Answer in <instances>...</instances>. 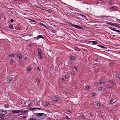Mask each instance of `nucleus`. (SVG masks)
<instances>
[{
    "label": "nucleus",
    "mask_w": 120,
    "mask_h": 120,
    "mask_svg": "<svg viewBox=\"0 0 120 120\" xmlns=\"http://www.w3.org/2000/svg\"><path fill=\"white\" fill-rule=\"evenodd\" d=\"M24 59L26 60V59H27V57H25V58H24Z\"/></svg>",
    "instance_id": "obj_59"
},
{
    "label": "nucleus",
    "mask_w": 120,
    "mask_h": 120,
    "mask_svg": "<svg viewBox=\"0 0 120 120\" xmlns=\"http://www.w3.org/2000/svg\"><path fill=\"white\" fill-rule=\"evenodd\" d=\"M69 77V75H67L65 76V77L66 78H68Z\"/></svg>",
    "instance_id": "obj_45"
},
{
    "label": "nucleus",
    "mask_w": 120,
    "mask_h": 120,
    "mask_svg": "<svg viewBox=\"0 0 120 120\" xmlns=\"http://www.w3.org/2000/svg\"><path fill=\"white\" fill-rule=\"evenodd\" d=\"M26 118H27L26 116L23 117L22 118V119H23Z\"/></svg>",
    "instance_id": "obj_52"
},
{
    "label": "nucleus",
    "mask_w": 120,
    "mask_h": 120,
    "mask_svg": "<svg viewBox=\"0 0 120 120\" xmlns=\"http://www.w3.org/2000/svg\"><path fill=\"white\" fill-rule=\"evenodd\" d=\"M100 3L101 4H103V5H104L105 4L104 3H103V2H101Z\"/></svg>",
    "instance_id": "obj_54"
},
{
    "label": "nucleus",
    "mask_w": 120,
    "mask_h": 120,
    "mask_svg": "<svg viewBox=\"0 0 120 120\" xmlns=\"http://www.w3.org/2000/svg\"><path fill=\"white\" fill-rule=\"evenodd\" d=\"M91 42H92L93 44H94L99 43L98 42L96 41H89V43Z\"/></svg>",
    "instance_id": "obj_10"
},
{
    "label": "nucleus",
    "mask_w": 120,
    "mask_h": 120,
    "mask_svg": "<svg viewBox=\"0 0 120 120\" xmlns=\"http://www.w3.org/2000/svg\"><path fill=\"white\" fill-rule=\"evenodd\" d=\"M13 63V60H12L11 61V62H10V64H12Z\"/></svg>",
    "instance_id": "obj_47"
},
{
    "label": "nucleus",
    "mask_w": 120,
    "mask_h": 120,
    "mask_svg": "<svg viewBox=\"0 0 120 120\" xmlns=\"http://www.w3.org/2000/svg\"><path fill=\"white\" fill-rule=\"evenodd\" d=\"M2 120L1 119V118H0V120Z\"/></svg>",
    "instance_id": "obj_63"
},
{
    "label": "nucleus",
    "mask_w": 120,
    "mask_h": 120,
    "mask_svg": "<svg viewBox=\"0 0 120 120\" xmlns=\"http://www.w3.org/2000/svg\"><path fill=\"white\" fill-rule=\"evenodd\" d=\"M2 27L0 25V28H2Z\"/></svg>",
    "instance_id": "obj_62"
},
{
    "label": "nucleus",
    "mask_w": 120,
    "mask_h": 120,
    "mask_svg": "<svg viewBox=\"0 0 120 120\" xmlns=\"http://www.w3.org/2000/svg\"><path fill=\"white\" fill-rule=\"evenodd\" d=\"M40 25H42V26H43L44 27H45V25L44 24H43V23L41 22H40Z\"/></svg>",
    "instance_id": "obj_35"
},
{
    "label": "nucleus",
    "mask_w": 120,
    "mask_h": 120,
    "mask_svg": "<svg viewBox=\"0 0 120 120\" xmlns=\"http://www.w3.org/2000/svg\"><path fill=\"white\" fill-rule=\"evenodd\" d=\"M59 98L57 97H55L54 98H53V99L55 101H58L59 100Z\"/></svg>",
    "instance_id": "obj_12"
},
{
    "label": "nucleus",
    "mask_w": 120,
    "mask_h": 120,
    "mask_svg": "<svg viewBox=\"0 0 120 120\" xmlns=\"http://www.w3.org/2000/svg\"><path fill=\"white\" fill-rule=\"evenodd\" d=\"M98 45V46L101 48H102L105 49H107V47H104V46H101V45Z\"/></svg>",
    "instance_id": "obj_14"
},
{
    "label": "nucleus",
    "mask_w": 120,
    "mask_h": 120,
    "mask_svg": "<svg viewBox=\"0 0 120 120\" xmlns=\"http://www.w3.org/2000/svg\"><path fill=\"white\" fill-rule=\"evenodd\" d=\"M37 83H40V81L39 79H38L37 80Z\"/></svg>",
    "instance_id": "obj_39"
},
{
    "label": "nucleus",
    "mask_w": 120,
    "mask_h": 120,
    "mask_svg": "<svg viewBox=\"0 0 120 120\" xmlns=\"http://www.w3.org/2000/svg\"><path fill=\"white\" fill-rule=\"evenodd\" d=\"M70 58L72 60H74V57L73 56L71 55L70 57Z\"/></svg>",
    "instance_id": "obj_19"
},
{
    "label": "nucleus",
    "mask_w": 120,
    "mask_h": 120,
    "mask_svg": "<svg viewBox=\"0 0 120 120\" xmlns=\"http://www.w3.org/2000/svg\"><path fill=\"white\" fill-rule=\"evenodd\" d=\"M106 86H108V87H107V88H112L113 87V86H112V85H109L108 84H106Z\"/></svg>",
    "instance_id": "obj_13"
},
{
    "label": "nucleus",
    "mask_w": 120,
    "mask_h": 120,
    "mask_svg": "<svg viewBox=\"0 0 120 120\" xmlns=\"http://www.w3.org/2000/svg\"><path fill=\"white\" fill-rule=\"evenodd\" d=\"M95 94L96 93H92V95L93 96H95Z\"/></svg>",
    "instance_id": "obj_43"
},
{
    "label": "nucleus",
    "mask_w": 120,
    "mask_h": 120,
    "mask_svg": "<svg viewBox=\"0 0 120 120\" xmlns=\"http://www.w3.org/2000/svg\"><path fill=\"white\" fill-rule=\"evenodd\" d=\"M37 69L39 71H40V68L38 67L37 68Z\"/></svg>",
    "instance_id": "obj_48"
},
{
    "label": "nucleus",
    "mask_w": 120,
    "mask_h": 120,
    "mask_svg": "<svg viewBox=\"0 0 120 120\" xmlns=\"http://www.w3.org/2000/svg\"><path fill=\"white\" fill-rule=\"evenodd\" d=\"M14 56V54H12L8 56L10 57H13Z\"/></svg>",
    "instance_id": "obj_20"
},
{
    "label": "nucleus",
    "mask_w": 120,
    "mask_h": 120,
    "mask_svg": "<svg viewBox=\"0 0 120 120\" xmlns=\"http://www.w3.org/2000/svg\"><path fill=\"white\" fill-rule=\"evenodd\" d=\"M111 30L114 31H116L117 32H118L120 33V31L118 30L115 29L113 28H111Z\"/></svg>",
    "instance_id": "obj_17"
},
{
    "label": "nucleus",
    "mask_w": 120,
    "mask_h": 120,
    "mask_svg": "<svg viewBox=\"0 0 120 120\" xmlns=\"http://www.w3.org/2000/svg\"><path fill=\"white\" fill-rule=\"evenodd\" d=\"M116 77L117 78L120 79V74L116 75Z\"/></svg>",
    "instance_id": "obj_25"
},
{
    "label": "nucleus",
    "mask_w": 120,
    "mask_h": 120,
    "mask_svg": "<svg viewBox=\"0 0 120 120\" xmlns=\"http://www.w3.org/2000/svg\"><path fill=\"white\" fill-rule=\"evenodd\" d=\"M49 105H50V104L48 102H46L45 104V105L46 106H48Z\"/></svg>",
    "instance_id": "obj_30"
},
{
    "label": "nucleus",
    "mask_w": 120,
    "mask_h": 120,
    "mask_svg": "<svg viewBox=\"0 0 120 120\" xmlns=\"http://www.w3.org/2000/svg\"><path fill=\"white\" fill-rule=\"evenodd\" d=\"M26 113L27 112H29V110H26Z\"/></svg>",
    "instance_id": "obj_58"
},
{
    "label": "nucleus",
    "mask_w": 120,
    "mask_h": 120,
    "mask_svg": "<svg viewBox=\"0 0 120 120\" xmlns=\"http://www.w3.org/2000/svg\"><path fill=\"white\" fill-rule=\"evenodd\" d=\"M68 24L70 26H71L73 27H75L77 29H79L84 30V29L83 28L80 26L72 24V23H69Z\"/></svg>",
    "instance_id": "obj_2"
},
{
    "label": "nucleus",
    "mask_w": 120,
    "mask_h": 120,
    "mask_svg": "<svg viewBox=\"0 0 120 120\" xmlns=\"http://www.w3.org/2000/svg\"><path fill=\"white\" fill-rule=\"evenodd\" d=\"M30 20H31V21H33V22H36V21H35V20H31V19H30Z\"/></svg>",
    "instance_id": "obj_50"
},
{
    "label": "nucleus",
    "mask_w": 120,
    "mask_h": 120,
    "mask_svg": "<svg viewBox=\"0 0 120 120\" xmlns=\"http://www.w3.org/2000/svg\"><path fill=\"white\" fill-rule=\"evenodd\" d=\"M36 38L37 40H38L40 38H41L43 39H44L45 38L43 36L41 35H39L38 36L36 37Z\"/></svg>",
    "instance_id": "obj_8"
},
{
    "label": "nucleus",
    "mask_w": 120,
    "mask_h": 120,
    "mask_svg": "<svg viewBox=\"0 0 120 120\" xmlns=\"http://www.w3.org/2000/svg\"><path fill=\"white\" fill-rule=\"evenodd\" d=\"M32 105V103L31 102H30V103L28 104V106H30Z\"/></svg>",
    "instance_id": "obj_44"
},
{
    "label": "nucleus",
    "mask_w": 120,
    "mask_h": 120,
    "mask_svg": "<svg viewBox=\"0 0 120 120\" xmlns=\"http://www.w3.org/2000/svg\"><path fill=\"white\" fill-rule=\"evenodd\" d=\"M34 115H36V116L39 118L40 116H42L41 118L43 119L45 118L46 116H47L46 114L43 113H35L34 114Z\"/></svg>",
    "instance_id": "obj_1"
},
{
    "label": "nucleus",
    "mask_w": 120,
    "mask_h": 120,
    "mask_svg": "<svg viewBox=\"0 0 120 120\" xmlns=\"http://www.w3.org/2000/svg\"><path fill=\"white\" fill-rule=\"evenodd\" d=\"M112 23V22H110V23H108V24L109 25H112V26H113V25H114V24H112L111 23Z\"/></svg>",
    "instance_id": "obj_41"
},
{
    "label": "nucleus",
    "mask_w": 120,
    "mask_h": 120,
    "mask_svg": "<svg viewBox=\"0 0 120 120\" xmlns=\"http://www.w3.org/2000/svg\"><path fill=\"white\" fill-rule=\"evenodd\" d=\"M2 115L1 114L0 115V118L3 119H4V116Z\"/></svg>",
    "instance_id": "obj_26"
},
{
    "label": "nucleus",
    "mask_w": 120,
    "mask_h": 120,
    "mask_svg": "<svg viewBox=\"0 0 120 120\" xmlns=\"http://www.w3.org/2000/svg\"><path fill=\"white\" fill-rule=\"evenodd\" d=\"M113 26H115V27H117L118 28H120V27L119 26H118L116 24H114V25H113Z\"/></svg>",
    "instance_id": "obj_28"
},
{
    "label": "nucleus",
    "mask_w": 120,
    "mask_h": 120,
    "mask_svg": "<svg viewBox=\"0 0 120 120\" xmlns=\"http://www.w3.org/2000/svg\"><path fill=\"white\" fill-rule=\"evenodd\" d=\"M95 105L98 107H100L101 105L100 103H96Z\"/></svg>",
    "instance_id": "obj_23"
},
{
    "label": "nucleus",
    "mask_w": 120,
    "mask_h": 120,
    "mask_svg": "<svg viewBox=\"0 0 120 120\" xmlns=\"http://www.w3.org/2000/svg\"><path fill=\"white\" fill-rule=\"evenodd\" d=\"M75 50L76 51H80L81 49L77 47H75Z\"/></svg>",
    "instance_id": "obj_15"
},
{
    "label": "nucleus",
    "mask_w": 120,
    "mask_h": 120,
    "mask_svg": "<svg viewBox=\"0 0 120 120\" xmlns=\"http://www.w3.org/2000/svg\"><path fill=\"white\" fill-rule=\"evenodd\" d=\"M31 46V45H29V47H30Z\"/></svg>",
    "instance_id": "obj_60"
},
{
    "label": "nucleus",
    "mask_w": 120,
    "mask_h": 120,
    "mask_svg": "<svg viewBox=\"0 0 120 120\" xmlns=\"http://www.w3.org/2000/svg\"><path fill=\"white\" fill-rule=\"evenodd\" d=\"M60 63L62 64H63V62L62 61H60Z\"/></svg>",
    "instance_id": "obj_56"
},
{
    "label": "nucleus",
    "mask_w": 120,
    "mask_h": 120,
    "mask_svg": "<svg viewBox=\"0 0 120 120\" xmlns=\"http://www.w3.org/2000/svg\"><path fill=\"white\" fill-rule=\"evenodd\" d=\"M116 24H117V25H120V24H117V23H116Z\"/></svg>",
    "instance_id": "obj_61"
},
{
    "label": "nucleus",
    "mask_w": 120,
    "mask_h": 120,
    "mask_svg": "<svg viewBox=\"0 0 120 120\" xmlns=\"http://www.w3.org/2000/svg\"><path fill=\"white\" fill-rule=\"evenodd\" d=\"M68 111L69 112H70L71 113H72V112H71V111L70 110H68Z\"/></svg>",
    "instance_id": "obj_51"
},
{
    "label": "nucleus",
    "mask_w": 120,
    "mask_h": 120,
    "mask_svg": "<svg viewBox=\"0 0 120 120\" xmlns=\"http://www.w3.org/2000/svg\"><path fill=\"white\" fill-rule=\"evenodd\" d=\"M112 3V2L111 1H109V4H111Z\"/></svg>",
    "instance_id": "obj_49"
},
{
    "label": "nucleus",
    "mask_w": 120,
    "mask_h": 120,
    "mask_svg": "<svg viewBox=\"0 0 120 120\" xmlns=\"http://www.w3.org/2000/svg\"><path fill=\"white\" fill-rule=\"evenodd\" d=\"M104 82H105V83H108V82L110 83L111 84H112L113 85H116V83L115 82L113 81L108 79H106L105 80Z\"/></svg>",
    "instance_id": "obj_3"
},
{
    "label": "nucleus",
    "mask_w": 120,
    "mask_h": 120,
    "mask_svg": "<svg viewBox=\"0 0 120 120\" xmlns=\"http://www.w3.org/2000/svg\"><path fill=\"white\" fill-rule=\"evenodd\" d=\"M10 22L11 23L12 22H14V20L12 19H11L10 20Z\"/></svg>",
    "instance_id": "obj_46"
},
{
    "label": "nucleus",
    "mask_w": 120,
    "mask_h": 120,
    "mask_svg": "<svg viewBox=\"0 0 120 120\" xmlns=\"http://www.w3.org/2000/svg\"><path fill=\"white\" fill-rule=\"evenodd\" d=\"M35 109H38L39 110H41V109L40 108L38 107L35 108Z\"/></svg>",
    "instance_id": "obj_42"
},
{
    "label": "nucleus",
    "mask_w": 120,
    "mask_h": 120,
    "mask_svg": "<svg viewBox=\"0 0 120 120\" xmlns=\"http://www.w3.org/2000/svg\"><path fill=\"white\" fill-rule=\"evenodd\" d=\"M84 116V115L83 114H82L81 115V117L82 118H83V119H85V118Z\"/></svg>",
    "instance_id": "obj_40"
},
{
    "label": "nucleus",
    "mask_w": 120,
    "mask_h": 120,
    "mask_svg": "<svg viewBox=\"0 0 120 120\" xmlns=\"http://www.w3.org/2000/svg\"><path fill=\"white\" fill-rule=\"evenodd\" d=\"M21 113L22 114H24V113H26V111H21Z\"/></svg>",
    "instance_id": "obj_32"
},
{
    "label": "nucleus",
    "mask_w": 120,
    "mask_h": 120,
    "mask_svg": "<svg viewBox=\"0 0 120 120\" xmlns=\"http://www.w3.org/2000/svg\"><path fill=\"white\" fill-rule=\"evenodd\" d=\"M35 107H34L32 108H30L28 109L29 110H35Z\"/></svg>",
    "instance_id": "obj_29"
},
{
    "label": "nucleus",
    "mask_w": 120,
    "mask_h": 120,
    "mask_svg": "<svg viewBox=\"0 0 120 120\" xmlns=\"http://www.w3.org/2000/svg\"><path fill=\"white\" fill-rule=\"evenodd\" d=\"M90 86L87 85L86 86L85 88H84V90L85 91L87 90H88L89 88V86Z\"/></svg>",
    "instance_id": "obj_16"
},
{
    "label": "nucleus",
    "mask_w": 120,
    "mask_h": 120,
    "mask_svg": "<svg viewBox=\"0 0 120 120\" xmlns=\"http://www.w3.org/2000/svg\"><path fill=\"white\" fill-rule=\"evenodd\" d=\"M113 100H114V99L113 98H112L110 100V103H111L112 102Z\"/></svg>",
    "instance_id": "obj_36"
},
{
    "label": "nucleus",
    "mask_w": 120,
    "mask_h": 120,
    "mask_svg": "<svg viewBox=\"0 0 120 120\" xmlns=\"http://www.w3.org/2000/svg\"><path fill=\"white\" fill-rule=\"evenodd\" d=\"M38 51L39 56L40 58L41 59H42V52L41 49H38Z\"/></svg>",
    "instance_id": "obj_4"
},
{
    "label": "nucleus",
    "mask_w": 120,
    "mask_h": 120,
    "mask_svg": "<svg viewBox=\"0 0 120 120\" xmlns=\"http://www.w3.org/2000/svg\"><path fill=\"white\" fill-rule=\"evenodd\" d=\"M73 68L76 71H77L78 69V67H73Z\"/></svg>",
    "instance_id": "obj_31"
},
{
    "label": "nucleus",
    "mask_w": 120,
    "mask_h": 120,
    "mask_svg": "<svg viewBox=\"0 0 120 120\" xmlns=\"http://www.w3.org/2000/svg\"><path fill=\"white\" fill-rule=\"evenodd\" d=\"M12 79L13 78L11 77H8L6 78L7 81L8 82L11 81Z\"/></svg>",
    "instance_id": "obj_9"
},
{
    "label": "nucleus",
    "mask_w": 120,
    "mask_h": 120,
    "mask_svg": "<svg viewBox=\"0 0 120 120\" xmlns=\"http://www.w3.org/2000/svg\"><path fill=\"white\" fill-rule=\"evenodd\" d=\"M104 90L105 88H103V87H99L98 88V91Z\"/></svg>",
    "instance_id": "obj_11"
},
{
    "label": "nucleus",
    "mask_w": 120,
    "mask_h": 120,
    "mask_svg": "<svg viewBox=\"0 0 120 120\" xmlns=\"http://www.w3.org/2000/svg\"><path fill=\"white\" fill-rule=\"evenodd\" d=\"M117 19V20H119V19Z\"/></svg>",
    "instance_id": "obj_64"
},
{
    "label": "nucleus",
    "mask_w": 120,
    "mask_h": 120,
    "mask_svg": "<svg viewBox=\"0 0 120 120\" xmlns=\"http://www.w3.org/2000/svg\"><path fill=\"white\" fill-rule=\"evenodd\" d=\"M9 27L10 28H11V29H14L13 26L11 24L9 26Z\"/></svg>",
    "instance_id": "obj_24"
},
{
    "label": "nucleus",
    "mask_w": 120,
    "mask_h": 120,
    "mask_svg": "<svg viewBox=\"0 0 120 120\" xmlns=\"http://www.w3.org/2000/svg\"><path fill=\"white\" fill-rule=\"evenodd\" d=\"M65 119H66L68 120L70 119L69 118V117L68 116H66L65 117Z\"/></svg>",
    "instance_id": "obj_34"
},
{
    "label": "nucleus",
    "mask_w": 120,
    "mask_h": 120,
    "mask_svg": "<svg viewBox=\"0 0 120 120\" xmlns=\"http://www.w3.org/2000/svg\"><path fill=\"white\" fill-rule=\"evenodd\" d=\"M90 116L92 117L93 116V114H90Z\"/></svg>",
    "instance_id": "obj_55"
},
{
    "label": "nucleus",
    "mask_w": 120,
    "mask_h": 120,
    "mask_svg": "<svg viewBox=\"0 0 120 120\" xmlns=\"http://www.w3.org/2000/svg\"><path fill=\"white\" fill-rule=\"evenodd\" d=\"M34 7H35L36 8H40V9H41V7H40L39 6H37V5H35Z\"/></svg>",
    "instance_id": "obj_21"
},
{
    "label": "nucleus",
    "mask_w": 120,
    "mask_h": 120,
    "mask_svg": "<svg viewBox=\"0 0 120 120\" xmlns=\"http://www.w3.org/2000/svg\"><path fill=\"white\" fill-rule=\"evenodd\" d=\"M9 105L8 104H5V107L6 108H8L9 107Z\"/></svg>",
    "instance_id": "obj_37"
},
{
    "label": "nucleus",
    "mask_w": 120,
    "mask_h": 120,
    "mask_svg": "<svg viewBox=\"0 0 120 120\" xmlns=\"http://www.w3.org/2000/svg\"><path fill=\"white\" fill-rule=\"evenodd\" d=\"M14 1H19V0H14Z\"/></svg>",
    "instance_id": "obj_57"
},
{
    "label": "nucleus",
    "mask_w": 120,
    "mask_h": 120,
    "mask_svg": "<svg viewBox=\"0 0 120 120\" xmlns=\"http://www.w3.org/2000/svg\"><path fill=\"white\" fill-rule=\"evenodd\" d=\"M79 15L80 16H82V17H86L85 16V15H83L81 14H79Z\"/></svg>",
    "instance_id": "obj_38"
},
{
    "label": "nucleus",
    "mask_w": 120,
    "mask_h": 120,
    "mask_svg": "<svg viewBox=\"0 0 120 120\" xmlns=\"http://www.w3.org/2000/svg\"><path fill=\"white\" fill-rule=\"evenodd\" d=\"M68 63L69 65H70L71 64L73 63V62L71 61H68Z\"/></svg>",
    "instance_id": "obj_22"
},
{
    "label": "nucleus",
    "mask_w": 120,
    "mask_h": 120,
    "mask_svg": "<svg viewBox=\"0 0 120 120\" xmlns=\"http://www.w3.org/2000/svg\"><path fill=\"white\" fill-rule=\"evenodd\" d=\"M21 112V110H12V112L16 114L18 113H19Z\"/></svg>",
    "instance_id": "obj_6"
},
{
    "label": "nucleus",
    "mask_w": 120,
    "mask_h": 120,
    "mask_svg": "<svg viewBox=\"0 0 120 120\" xmlns=\"http://www.w3.org/2000/svg\"><path fill=\"white\" fill-rule=\"evenodd\" d=\"M117 8V7L116 6H113L112 7V8L114 9H116Z\"/></svg>",
    "instance_id": "obj_27"
},
{
    "label": "nucleus",
    "mask_w": 120,
    "mask_h": 120,
    "mask_svg": "<svg viewBox=\"0 0 120 120\" xmlns=\"http://www.w3.org/2000/svg\"><path fill=\"white\" fill-rule=\"evenodd\" d=\"M18 57L19 60H20L22 58V55L20 54H19L18 55Z\"/></svg>",
    "instance_id": "obj_18"
},
{
    "label": "nucleus",
    "mask_w": 120,
    "mask_h": 120,
    "mask_svg": "<svg viewBox=\"0 0 120 120\" xmlns=\"http://www.w3.org/2000/svg\"><path fill=\"white\" fill-rule=\"evenodd\" d=\"M27 70L29 71H30L31 70V68L30 67H29L27 68Z\"/></svg>",
    "instance_id": "obj_33"
},
{
    "label": "nucleus",
    "mask_w": 120,
    "mask_h": 120,
    "mask_svg": "<svg viewBox=\"0 0 120 120\" xmlns=\"http://www.w3.org/2000/svg\"><path fill=\"white\" fill-rule=\"evenodd\" d=\"M61 80L62 81H64V78H62L61 79Z\"/></svg>",
    "instance_id": "obj_53"
},
{
    "label": "nucleus",
    "mask_w": 120,
    "mask_h": 120,
    "mask_svg": "<svg viewBox=\"0 0 120 120\" xmlns=\"http://www.w3.org/2000/svg\"><path fill=\"white\" fill-rule=\"evenodd\" d=\"M104 83H105V82H104V81H101L100 82H95L94 83V85H98V84H100Z\"/></svg>",
    "instance_id": "obj_5"
},
{
    "label": "nucleus",
    "mask_w": 120,
    "mask_h": 120,
    "mask_svg": "<svg viewBox=\"0 0 120 120\" xmlns=\"http://www.w3.org/2000/svg\"><path fill=\"white\" fill-rule=\"evenodd\" d=\"M7 112L5 111L1 110L0 111V114L2 115H4L6 114Z\"/></svg>",
    "instance_id": "obj_7"
}]
</instances>
